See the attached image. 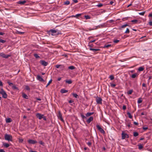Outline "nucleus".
I'll return each instance as SVG.
<instances>
[{"label": "nucleus", "mask_w": 152, "mask_h": 152, "mask_svg": "<svg viewBox=\"0 0 152 152\" xmlns=\"http://www.w3.org/2000/svg\"><path fill=\"white\" fill-rule=\"evenodd\" d=\"M72 94L73 96L75 98H78V95L77 94L73 93Z\"/></svg>", "instance_id": "2f4dec72"}, {"label": "nucleus", "mask_w": 152, "mask_h": 152, "mask_svg": "<svg viewBox=\"0 0 152 152\" xmlns=\"http://www.w3.org/2000/svg\"><path fill=\"white\" fill-rule=\"evenodd\" d=\"M0 94L2 95V97L4 98H6L7 97V94L6 92L2 88L0 90Z\"/></svg>", "instance_id": "f03ea898"}, {"label": "nucleus", "mask_w": 152, "mask_h": 152, "mask_svg": "<svg viewBox=\"0 0 152 152\" xmlns=\"http://www.w3.org/2000/svg\"><path fill=\"white\" fill-rule=\"evenodd\" d=\"M93 113H86V115L87 117L89 116L92 115Z\"/></svg>", "instance_id": "393cba45"}, {"label": "nucleus", "mask_w": 152, "mask_h": 152, "mask_svg": "<svg viewBox=\"0 0 152 152\" xmlns=\"http://www.w3.org/2000/svg\"><path fill=\"white\" fill-rule=\"evenodd\" d=\"M142 87H146V86L145 83H143L142 84Z\"/></svg>", "instance_id": "13d9d810"}, {"label": "nucleus", "mask_w": 152, "mask_h": 152, "mask_svg": "<svg viewBox=\"0 0 152 152\" xmlns=\"http://www.w3.org/2000/svg\"><path fill=\"white\" fill-rule=\"evenodd\" d=\"M68 68L70 69L73 70L75 68V67L74 66H69Z\"/></svg>", "instance_id": "b1692460"}, {"label": "nucleus", "mask_w": 152, "mask_h": 152, "mask_svg": "<svg viewBox=\"0 0 152 152\" xmlns=\"http://www.w3.org/2000/svg\"><path fill=\"white\" fill-rule=\"evenodd\" d=\"M119 42V40H114L113 41V42L115 43H118Z\"/></svg>", "instance_id": "a18cd8bd"}, {"label": "nucleus", "mask_w": 152, "mask_h": 152, "mask_svg": "<svg viewBox=\"0 0 152 152\" xmlns=\"http://www.w3.org/2000/svg\"><path fill=\"white\" fill-rule=\"evenodd\" d=\"M110 84L111 86L113 88L115 87L116 86L115 84H113V83H110Z\"/></svg>", "instance_id": "c03bdc74"}, {"label": "nucleus", "mask_w": 152, "mask_h": 152, "mask_svg": "<svg viewBox=\"0 0 152 152\" xmlns=\"http://www.w3.org/2000/svg\"><path fill=\"white\" fill-rule=\"evenodd\" d=\"M52 79H51L49 81L47 85L46 86V87H47L50 85V84L52 82Z\"/></svg>", "instance_id": "4c0bfd02"}, {"label": "nucleus", "mask_w": 152, "mask_h": 152, "mask_svg": "<svg viewBox=\"0 0 152 152\" xmlns=\"http://www.w3.org/2000/svg\"><path fill=\"white\" fill-rule=\"evenodd\" d=\"M56 67L57 68H58L60 67L62 70H63L64 68V66L63 65H56Z\"/></svg>", "instance_id": "4468645a"}, {"label": "nucleus", "mask_w": 152, "mask_h": 152, "mask_svg": "<svg viewBox=\"0 0 152 152\" xmlns=\"http://www.w3.org/2000/svg\"><path fill=\"white\" fill-rule=\"evenodd\" d=\"M145 12V11L143 12H139V14L140 15H144Z\"/></svg>", "instance_id": "f704fd0d"}, {"label": "nucleus", "mask_w": 152, "mask_h": 152, "mask_svg": "<svg viewBox=\"0 0 152 152\" xmlns=\"http://www.w3.org/2000/svg\"><path fill=\"white\" fill-rule=\"evenodd\" d=\"M5 139L8 141H12V136L10 135L6 134L4 136Z\"/></svg>", "instance_id": "7ed1b4c3"}, {"label": "nucleus", "mask_w": 152, "mask_h": 152, "mask_svg": "<svg viewBox=\"0 0 152 152\" xmlns=\"http://www.w3.org/2000/svg\"><path fill=\"white\" fill-rule=\"evenodd\" d=\"M148 23L149 24V25L151 26H152V21H150Z\"/></svg>", "instance_id": "4d7b16f0"}, {"label": "nucleus", "mask_w": 152, "mask_h": 152, "mask_svg": "<svg viewBox=\"0 0 152 152\" xmlns=\"http://www.w3.org/2000/svg\"><path fill=\"white\" fill-rule=\"evenodd\" d=\"M114 3V2L113 1H111L110 2V4H111V5H113V4Z\"/></svg>", "instance_id": "69168bd1"}, {"label": "nucleus", "mask_w": 152, "mask_h": 152, "mask_svg": "<svg viewBox=\"0 0 152 152\" xmlns=\"http://www.w3.org/2000/svg\"><path fill=\"white\" fill-rule=\"evenodd\" d=\"M102 99L100 97H97L96 98V101L97 104H102Z\"/></svg>", "instance_id": "0eeeda50"}, {"label": "nucleus", "mask_w": 152, "mask_h": 152, "mask_svg": "<svg viewBox=\"0 0 152 152\" xmlns=\"http://www.w3.org/2000/svg\"><path fill=\"white\" fill-rule=\"evenodd\" d=\"M138 148L139 149H141L143 148V145L141 144L139 145H138Z\"/></svg>", "instance_id": "58836bf2"}, {"label": "nucleus", "mask_w": 152, "mask_h": 152, "mask_svg": "<svg viewBox=\"0 0 152 152\" xmlns=\"http://www.w3.org/2000/svg\"><path fill=\"white\" fill-rule=\"evenodd\" d=\"M129 137V135L126 133H125L124 132H122L121 133V138L123 140L125 138H128Z\"/></svg>", "instance_id": "20e7f679"}, {"label": "nucleus", "mask_w": 152, "mask_h": 152, "mask_svg": "<svg viewBox=\"0 0 152 152\" xmlns=\"http://www.w3.org/2000/svg\"><path fill=\"white\" fill-rule=\"evenodd\" d=\"M109 78L111 80H112L114 79V77L113 75H110V76Z\"/></svg>", "instance_id": "79ce46f5"}, {"label": "nucleus", "mask_w": 152, "mask_h": 152, "mask_svg": "<svg viewBox=\"0 0 152 152\" xmlns=\"http://www.w3.org/2000/svg\"><path fill=\"white\" fill-rule=\"evenodd\" d=\"M22 96L23 98L26 99H28V96L27 95L24 93H22Z\"/></svg>", "instance_id": "a211bd4d"}, {"label": "nucleus", "mask_w": 152, "mask_h": 152, "mask_svg": "<svg viewBox=\"0 0 152 152\" xmlns=\"http://www.w3.org/2000/svg\"><path fill=\"white\" fill-rule=\"evenodd\" d=\"M25 89L26 90L30 91V88L28 86L26 85L25 86Z\"/></svg>", "instance_id": "a878e982"}, {"label": "nucleus", "mask_w": 152, "mask_h": 152, "mask_svg": "<svg viewBox=\"0 0 152 152\" xmlns=\"http://www.w3.org/2000/svg\"><path fill=\"white\" fill-rule=\"evenodd\" d=\"M111 46V44L105 45L104 46V48H108Z\"/></svg>", "instance_id": "cd10ccee"}, {"label": "nucleus", "mask_w": 152, "mask_h": 152, "mask_svg": "<svg viewBox=\"0 0 152 152\" xmlns=\"http://www.w3.org/2000/svg\"><path fill=\"white\" fill-rule=\"evenodd\" d=\"M70 4V2L68 1H67L64 2V4L65 5H68Z\"/></svg>", "instance_id": "c9c22d12"}, {"label": "nucleus", "mask_w": 152, "mask_h": 152, "mask_svg": "<svg viewBox=\"0 0 152 152\" xmlns=\"http://www.w3.org/2000/svg\"><path fill=\"white\" fill-rule=\"evenodd\" d=\"M7 83L10 86H12L13 85V84L12 83H10L9 81H7Z\"/></svg>", "instance_id": "37998d69"}, {"label": "nucleus", "mask_w": 152, "mask_h": 152, "mask_svg": "<svg viewBox=\"0 0 152 152\" xmlns=\"http://www.w3.org/2000/svg\"><path fill=\"white\" fill-rule=\"evenodd\" d=\"M68 90H65L64 89H61L60 91L61 92L62 94L66 93L68 92Z\"/></svg>", "instance_id": "f3484780"}, {"label": "nucleus", "mask_w": 152, "mask_h": 152, "mask_svg": "<svg viewBox=\"0 0 152 152\" xmlns=\"http://www.w3.org/2000/svg\"><path fill=\"white\" fill-rule=\"evenodd\" d=\"M26 1L25 0L24 1H20L18 2V3L19 4L23 5L25 4Z\"/></svg>", "instance_id": "2eb2a0df"}, {"label": "nucleus", "mask_w": 152, "mask_h": 152, "mask_svg": "<svg viewBox=\"0 0 152 152\" xmlns=\"http://www.w3.org/2000/svg\"><path fill=\"white\" fill-rule=\"evenodd\" d=\"M6 42V41L0 39V42L2 43H4Z\"/></svg>", "instance_id": "de8ad7c7"}, {"label": "nucleus", "mask_w": 152, "mask_h": 152, "mask_svg": "<svg viewBox=\"0 0 152 152\" xmlns=\"http://www.w3.org/2000/svg\"><path fill=\"white\" fill-rule=\"evenodd\" d=\"M139 135L138 133L137 132H134L133 135L134 137H137Z\"/></svg>", "instance_id": "7c9ffc66"}, {"label": "nucleus", "mask_w": 152, "mask_h": 152, "mask_svg": "<svg viewBox=\"0 0 152 152\" xmlns=\"http://www.w3.org/2000/svg\"><path fill=\"white\" fill-rule=\"evenodd\" d=\"M58 117L62 122H64V120L62 118V114H61L60 111H59L58 112Z\"/></svg>", "instance_id": "1a4fd4ad"}, {"label": "nucleus", "mask_w": 152, "mask_h": 152, "mask_svg": "<svg viewBox=\"0 0 152 152\" xmlns=\"http://www.w3.org/2000/svg\"><path fill=\"white\" fill-rule=\"evenodd\" d=\"M143 129L144 130H146L148 129V128L147 127H143Z\"/></svg>", "instance_id": "052dcab7"}, {"label": "nucleus", "mask_w": 152, "mask_h": 152, "mask_svg": "<svg viewBox=\"0 0 152 152\" xmlns=\"http://www.w3.org/2000/svg\"><path fill=\"white\" fill-rule=\"evenodd\" d=\"M34 56L36 58H40V57L37 54H34Z\"/></svg>", "instance_id": "ea45409f"}, {"label": "nucleus", "mask_w": 152, "mask_h": 152, "mask_svg": "<svg viewBox=\"0 0 152 152\" xmlns=\"http://www.w3.org/2000/svg\"><path fill=\"white\" fill-rule=\"evenodd\" d=\"M131 22L134 24H136L137 23L138 20H131Z\"/></svg>", "instance_id": "5701e85b"}, {"label": "nucleus", "mask_w": 152, "mask_h": 152, "mask_svg": "<svg viewBox=\"0 0 152 152\" xmlns=\"http://www.w3.org/2000/svg\"><path fill=\"white\" fill-rule=\"evenodd\" d=\"M0 152H5V151L3 149H0Z\"/></svg>", "instance_id": "0e129e2a"}, {"label": "nucleus", "mask_w": 152, "mask_h": 152, "mask_svg": "<svg viewBox=\"0 0 152 152\" xmlns=\"http://www.w3.org/2000/svg\"><path fill=\"white\" fill-rule=\"evenodd\" d=\"M133 92V90L132 89L131 90H130L129 91H127V93L128 95H131L132 94V93Z\"/></svg>", "instance_id": "aec40b11"}, {"label": "nucleus", "mask_w": 152, "mask_h": 152, "mask_svg": "<svg viewBox=\"0 0 152 152\" xmlns=\"http://www.w3.org/2000/svg\"><path fill=\"white\" fill-rule=\"evenodd\" d=\"M90 50H92L93 51V52H95L96 51H99L100 50V49H93L92 48H90L89 49Z\"/></svg>", "instance_id": "dca6fc26"}, {"label": "nucleus", "mask_w": 152, "mask_h": 152, "mask_svg": "<svg viewBox=\"0 0 152 152\" xmlns=\"http://www.w3.org/2000/svg\"><path fill=\"white\" fill-rule=\"evenodd\" d=\"M127 113L129 117L130 118H132V116L131 115V113L129 112H127Z\"/></svg>", "instance_id": "bb28decb"}, {"label": "nucleus", "mask_w": 152, "mask_h": 152, "mask_svg": "<svg viewBox=\"0 0 152 152\" xmlns=\"http://www.w3.org/2000/svg\"><path fill=\"white\" fill-rule=\"evenodd\" d=\"M12 86V89L14 90H18V88L14 85H13Z\"/></svg>", "instance_id": "412c9836"}, {"label": "nucleus", "mask_w": 152, "mask_h": 152, "mask_svg": "<svg viewBox=\"0 0 152 152\" xmlns=\"http://www.w3.org/2000/svg\"><path fill=\"white\" fill-rule=\"evenodd\" d=\"M12 121V119L10 118H8L6 119V122L7 123H10Z\"/></svg>", "instance_id": "6ab92c4d"}, {"label": "nucleus", "mask_w": 152, "mask_h": 152, "mask_svg": "<svg viewBox=\"0 0 152 152\" xmlns=\"http://www.w3.org/2000/svg\"><path fill=\"white\" fill-rule=\"evenodd\" d=\"M134 125H137L138 124V123L137 122H134Z\"/></svg>", "instance_id": "680f3d73"}, {"label": "nucleus", "mask_w": 152, "mask_h": 152, "mask_svg": "<svg viewBox=\"0 0 152 152\" xmlns=\"http://www.w3.org/2000/svg\"><path fill=\"white\" fill-rule=\"evenodd\" d=\"M149 16L152 17V13H150L149 14Z\"/></svg>", "instance_id": "774afa93"}, {"label": "nucleus", "mask_w": 152, "mask_h": 152, "mask_svg": "<svg viewBox=\"0 0 152 152\" xmlns=\"http://www.w3.org/2000/svg\"><path fill=\"white\" fill-rule=\"evenodd\" d=\"M126 109V106L125 105H123V110H125Z\"/></svg>", "instance_id": "5fc2aeb1"}, {"label": "nucleus", "mask_w": 152, "mask_h": 152, "mask_svg": "<svg viewBox=\"0 0 152 152\" xmlns=\"http://www.w3.org/2000/svg\"><path fill=\"white\" fill-rule=\"evenodd\" d=\"M94 118L92 116H91L87 120V122L89 124L90 123L91 121H92L93 120Z\"/></svg>", "instance_id": "ddd939ff"}, {"label": "nucleus", "mask_w": 152, "mask_h": 152, "mask_svg": "<svg viewBox=\"0 0 152 152\" xmlns=\"http://www.w3.org/2000/svg\"><path fill=\"white\" fill-rule=\"evenodd\" d=\"M81 14H76L75 15V16H76V17L77 18L78 17H79L81 15Z\"/></svg>", "instance_id": "3c124183"}, {"label": "nucleus", "mask_w": 152, "mask_h": 152, "mask_svg": "<svg viewBox=\"0 0 152 152\" xmlns=\"http://www.w3.org/2000/svg\"><path fill=\"white\" fill-rule=\"evenodd\" d=\"M50 34L52 36H55L59 34L60 33L58 30L51 29L50 31Z\"/></svg>", "instance_id": "f257e3e1"}, {"label": "nucleus", "mask_w": 152, "mask_h": 152, "mask_svg": "<svg viewBox=\"0 0 152 152\" xmlns=\"http://www.w3.org/2000/svg\"><path fill=\"white\" fill-rule=\"evenodd\" d=\"M39 142L41 145H42L43 146H44V143L42 141H39Z\"/></svg>", "instance_id": "a19ab883"}, {"label": "nucleus", "mask_w": 152, "mask_h": 152, "mask_svg": "<svg viewBox=\"0 0 152 152\" xmlns=\"http://www.w3.org/2000/svg\"><path fill=\"white\" fill-rule=\"evenodd\" d=\"M36 116L39 120H41L44 116V115L41 114L39 113H37L36 114Z\"/></svg>", "instance_id": "6e6552de"}, {"label": "nucleus", "mask_w": 152, "mask_h": 152, "mask_svg": "<svg viewBox=\"0 0 152 152\" xmlns=\"http://www.w3.org/2000/svg\"><path fill=\"white\" fill-rule=\"evenodd\" d=\"M87 144V145L88 146H91V143L90 142H88Z\"/></svg>", "instance_id": "bf43d9fd"}, {"label": "nucleus", "mask_w": 152, "mask_h": 152, "mask_svg": "<svg viewBox=\"0 0 152 152\" xmlns=\"http://www.w3.org/2000/svg\"><path fill=\"white\" fill-rule=\"evenodd\" d=\"M42 118H43V120L44 121H46L47 120V119H46V117L45 116H44V115L43 116Z\"/></svg>", "instance_id": "6e6d98bb"}, {"label": "nucleus", "mask_w": 152, "mask_h": 152, "mask_svg": "<svg viewBox=\"0 0 152 152\" xmlns=\"http://www.w3.org/2000/svg\"><path fill=\"white\" fill-rule=\"evenodd\" d=\"M0 86H3V83L0 80Z\"/></svg>", "instance_id": "e2e57ef3"}, {"label": "nucleus", "mask_w": 152, "mask_h": 152, "mask_svg": "<svg viewBox=\"0 0 152 152\" xmlns=\"http://www.w3.org/2000/svg\"><path fill=\"white\" fill-rule=\"evenodd\" d=\"M142 102V98H139L137 101V103L138 104H140Z\"/></svg>", "instance_id": "4be33fe9"}, {"label": "nucleus", "mask_w": 152, "mask_h": 152, "mask_svg": "<svg viewBox=\"0 0 152 152\" xmlns=\"http://www.w3.org/2000/svg\"><path fill=\"white\" fill-rule=\"evenodd\" d=\"M65 82L66 83L69 84H71L72 83V82L71 80H66Z\"/></svg>", "instance_id": "c756f323"}, {"label": "nucleus", "mask_w": 152, "mask_h": 152, "mask_svg": "<svg viewBox=\"0 0 152 152\" xmlns=\"http://www.w3.org/2000/svg\"><path fill=\"white\" fill-rule=\"evenodd\" d=\"M137 76V74L136 73H135L132 75L131 76V77L132 78H135Z\"/></svg>", "instance_id": "72a5a7b5"}, {"label": "nucleus", "mask_w": 152, "mask_h": 152, "mask_svg": "<svg viewBox=\"0 0 152 152\" xmlns=\"http://www.w3.org/2000/svg\"><path fill=\"white\" fill-rule=\"evenodd\" d=\"M96 6L99 7H100L103 6V4L100 3L99 4L97 5Z\"/></svg>", "instance_id": "09e8293b"}, {"label": "nucleus", "mask_w": 152, "mask_h": 152, "mask_svg": "<svg viewBox=\"0 0 152 152\" xmlns=\"http://www.w3.org/2000/svg\"><path fill=\"white\" fill-rule=\"evenodd\" d=\"M84 17L86 19H90L91 18L88 15H85Z\"/></svg>", "instance_id": "473e14b6"}, {"label": "nucleus", "mask_w": 152, "mask_h": 152, "mask_svg": "<svg viewBox=\"0 0 152 152\" xmlns=\"http://www.w3.org/2000/svg\"><path fill=\"white\" fill-rule=\"evenodd\" d=\"M128 26V24H125V25L122 26H121V27L122 28H124L125 27H126L127 26Z\"/></svg>", "instance_id": "603ef678"}, {"label": "nucleus", "mask_w": 152, "mask_h": 152, "mask_svg": "<svg viewBox=\"0 0 152 152\" xmlns=\"http://www.w3.org/2000/svg\"><path fill=\"white\" fill-rule=\"evenodd\" d=\"M0 56L3 58H8L9 57L11 56V55H6L3 53H0Z\"/></svg>", "instance_id": "39448f33"}, {"label": "nucleus", "mask_w": 152, "mask_h": 152, "mask_svg": "<svg viewBox=\"0 0 152 152\" xmlns=\"http://www.w3.org/2000/svg\"><path fill=\"white\" fill-rule=\"evenodd\" d=\"M129 33V28H127L126 31H125V33Z\"/></svg>", "instance_id": "49530a36"}, {"label": "nucleus", "mask_w": 152, "mask_h": 152, "mask_svg": "<svg viewBox=\"0 0 152 152\" xmlns=\"http://www.w3.org/2000/svg\"><path fill=\"white\" fill-rule=\"evenodd\" d=\"M4 145L6 148L9 147L10 146L9 144L7 143H5L4 144Z\"/></svg>", "instance_id": "e433bc0d"}, {"label": "nucleus", "mask_w": 152, "mask_h": 152, "mask_svg": "<svg viewBox=\"0 0 152 152\" xmlns=\"http://www.w3.org/2000/svg\"><path fill=\"white\" fill-rule=\"evenodd\" d=\"M95 41H96L95 40H91V41H90L89 42V44H90L91 43L93 42H95Z\"/></svg>", "instance_id": "864d4df0"}, {"label": "nucleus", "mask_w": 152, "mask_h": 152, "mask_svg": "<svg viewBox=\"0 0 152 152\" xmlns=\"http://www.w3.org/2000/svg\"><path fill=\"white\" fill-rule=\"evenodd\" d=\"M37 79L39 81L41 82L44 81V80L42 78V77L39 75H37Z\"/></svg>", "instance_id": "9b49d317"}, {"label": "nucleus", "mask_w": 152, "mask_h": 152, "mask_svg": "<svg viewBox=\"0 0 152 152\" xmlns=\"http://www.w3.org/2000/svg\"><path fill=\"white\" fill-rule=\"evenodd\" d=\"M23 140L22 139L19 138V142H23Z\"/></svg>", "instance_id": "8fccbe9b"}, {"label": "nucleus", "mask_w": 152, "mask_h": 152, "mask_svg": "<svg viewBox=\"0 0 152 152\" xmlns=\"http://www.w3.org/2000/svg\"><path fill=\"white\" fill-rule=\"evenodd\" d=\"M144 69V68L142 67H139L138 68V70L139 71H142Z\"/></svg>", "instance_id": "c85d7f7f"}, {"label": "nucleus", "mask_w": 152, "mask_h": 152, "mask_svg": "<svg viewBox=\"0 0 152 152\" xmlns=\"http://www.w3.org/2000/svg\"><path fill=\"white\" fill-rule=\"evenodd\" d=\"M96 127L101 132V133H102L103 134H105V131H104L103 129L100 127L99 125H96Z\"/></svg>", "instance_id": "423d86ee"}, {"label": "nucleus", "mask_w": 152, "mask_h": 152, "mask_svg": "<svg viewBox=\"0 0 152 152\" xmlns=\"http://www.w3.org/2000/svg\"><path fill=\"white\" fill-rule=\"evenodd\" d=\"M28 142L30 144H34L37 143V141L32 140H28Z\"/></svg>", "instance_id": "9d476101"}, {"label": "nucleus", "mask_w": 152, "mask_h": 152, "mask_svg": "<svg viewBox=\"0 0 152 152\" xmlns=\"http://www.w3.org/2000/svg\"><path fill=\"white\" fill-rule=\"evenodd\" d=\"M40 63L44 66H46L48 64V63L44 61H40Z\"/></svg>", "instance_id": "f8f14e48"}, {"label": "nucleus", "mask_w": 152, "mask_h": 152, "mask_svg": "<svg viewBox=\"0 0 152 152\" xmlns=\"http://www.w3.org/2000/svg\"><path fill=\"white\" fill-rule=\"evenodd\" d=\"M73 1L75 3H77L78 2L77 0H73Z\"/></svg>", "instance_id": "338daca9"}]
</instances>
